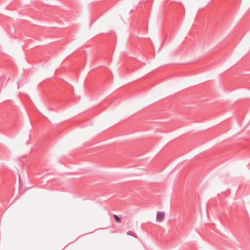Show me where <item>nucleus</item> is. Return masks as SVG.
I'll return each instance as SVG.
<instances>
[{
    "label": "nucleus",
    "instance_id": "nucleus-3",
    "mask_svg": "<svg viewBox=\"0 0 250 250\" xmlns=\"http://www.w3.org/2000/svg\"><path fill=\"white\" fill-rule=\"evenodd\" d=\"M127 234L128 235H130V236H133L135 238H137L136 234L132 231H128L127 232Z\"/></svg>",
    "mask_w": 250,
    "mask_h": 250
},
{
    "label": "nucleus",
    "instance_id": "nucleus-1",
    "mask_svg": "<svg viewBox=\"0 0 250 250\" xmlns=\"http://www.w3.org/2000/svg\"><path fill=\"white\" fill-rule=\"evenodd\" d=\"M165 213L164 212L158 211L156 215L157 221L159 222H162L164 218Z\"/></svg>",
    "mask_w": 250,
    "mask_h": 250
},
{
    "label": "nucleus",
    "instance_id": "nucleus-2",
    "mask_svg": "<svg viewBox=\"0 0 250 250\" xmlns=\"http://www.w3.org/2000/svg\"><path fill=\"white\" fill-rule=\"evenodd\" d=\"M113 217L117 222L120 223L121 222V219L119 217V216L117 215L114 214Z\"/></svg>",
    "mask_w": 250,
    "mask_h": 250
}]
</instances>
